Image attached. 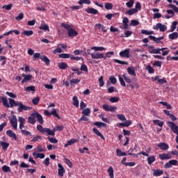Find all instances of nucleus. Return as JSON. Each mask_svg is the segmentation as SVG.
Masks as SVG:
<instances>
[{
    "label": "nucleus",
    "mask_w": 178,
    "mask_h": 178,
    "mask_svg": "<svg viewBox=\"0 0 178 178\" xmlns=\"http://www.w3.org/2000/svg\"><path fill=\"white\" fill-rule=\"evenodd\" d=\"M67 63L65 62H61L58 63V67L59 69H61L62 70H65V69H67Z\"/></svg>",
    "instance_id": "nucleus-34"
},
{
    "label": "nucleus",
    "mask_w": 178,
    "mask_h": 178,
    "mask_svg": "<svg viewBox=\"0 0 178 178\" xmlns=\"http://www.w3.org/2000/svg\"><path fill=\"white\" fill-rule=\"evenodd\" d=\"M153 123L154 124H158L159 127H163V122L159 120H154Z\"/></svg>",
    "instance_id": "nucleus-44"
},
{
    "label": "nucleus",
    "mask_w": 178,
    "mask_h": 178,
    "mask_svg": "<svg viewBox=\"0 0 178 178\" xmlns=\"http://www.w3.org/2000/svg\"><path fill=\"white\" fill-rule=\"evenodd\" d=\"M91 49L95 51H100L102 52V51H106V49L104 47H92Z\"/></svg>",
    "instance_id": "nucleus-36"
},
{
    "label": "nucleus",
    "mask_w": 178,
    "mask_h": 178,
    "mask_svg": "<svg viewBox=\"0 0 178 178\" xmlns=\"http://www.w3.org/2000/svg\"><path fill=\"white\" fill-rule=\"evenodd\" d=\"M94 126H97L98 129H101V127H106V124L102 122H96L93 123Z\"/></svg>",
    "instance_id": "nucleus-31"
},
{
    "label": "nucleus",
    "mask_w": 178,
    "mask_h": 178,
    "mask_svg": "<svg viewBox=\"0 0 178 178\" xmlns=\"http://www.w3.org/2000/svg\"><path fill=\"white\" fill-rule=\"evenodd\" d=\"M59 58L61 59H69L70 56H72V54H60L58 55Z\"/></svg>",
    "instance_id": "nucleus-38"
},
{
    "label": "nucleus",
    "mask_w": 178,
    "mask_h": 178,
    "mask_svg": "<svg viewBox=\"0 0 178 178\" xmlns=\"http://www.w3.org/2000/svg\"><path fill=\"white\" fill-rule=\"evenodd\" d=\"M38 131L41 133L42 134H47V136H51V129L49 128H44L42 125L38 124L36 127Z\"/></svg>",
    "instance_id": "nucleus-2"
},
{
    "label": "nucleus",
    "mask_w": 178,
    "mask_h": 178,
    "mask_svg": "<svg viewBox=\"0 0 178 178\" xmlns=\"http://www.w3.org/2000/svg\"><path fill=\"white\" fill-rule=\"evenodd\" d=\"M1 170L5 173H8V172H10V167H9L8 165H3L1 168Z\"/></svg>",
    "instance_id": "nucleus-49"
},
{
    "label": "nucleus",
    "mask_w": 178,
    "mask_h": 178,
    "mask_svg": "<svg viewBox=\"0 0 178 178\" xmlns=\"http://www.w3.org/2000/svg\"><path fill=\"white\" fill-rule=\"evenodd\" d=\"M90 113H91V110H90L89 108H85L83 111H82V115L83 116H88L90 115Z\"/></svg>",
    "instance_id": "nucleus-45"
},
{
    "label": "nucleus",
    "mask_w": 178,
    "mask_h": 178,
    "mask_svg": "<svg viewBox=\"0 0 178 178\" xmlns=\"http://www.w3.org/2000/svg\"><path fill=\"white\" fill-rule=\"evenodd\" d=\"M149 40H152V41L156 42V44H163V42L161 41V40H163V38H164L163 36L156 38V37L153 36V35H149Z\"/></svg>",
    "instance_id": "nucleus-10"
},
{
    "label": "nucleus",
    "mask_w": 178,
    "mask_h": 178,
    "mask_svg": "<svg viewBox=\"0 0 178 178\" xmlns=\"http://www.w3.org/2000/svg\"><path fill=\"white\" fill-rule=\"evenodd\" d=\"M68 37H77V35H79V33H77V31H76V30L73 29H70L68 32Z\"/></svg>",
    "instance_id": "nucleus-17"
},
{
    "label": "nucleus",
    "mask_w": 178,
    "mask_h": 178,
    "mask_svg": "<svg viewBox=\"0 0 178 178\" xmlns=\"http://www.w3.org/2000/svg\"><path fill=\"white\" fill-rule=\"evenodd\" d=\"M18 106L17 112H19V113H22L23 111H31V107L27 106L22 102L18 103Z\"/></svg>",
    "instance_id": "nucleus-4"
},
{
    "label": "nucleus",
    "mask_w": 178,
    "mask_h": 178,
    "mask_svg": "<svg viewBox=\"0 0 178 178\" xmlns=\"http://www.w3.org/2000/svg\"><path fill=\"white\" fill-rule=\"evenodd\" d=\"M40 30H43L44 31H49V26L48 24H41L39 27Z\"/></svg>",
    "instance_id": "nucleus-37"
},
{
    "label": "nucleus",
    "mask_w": 178,
    "mask_h": 178,
    "mask_svg": "<svg viewBox=\"0 0 178 178\" xmlns=\"http://www.w3.org/2000/svg\"><path fill=\"white\" fill-rule=\"evenodd\" d=\"M117 156H126L127 154L124 152H122V150L117 149H116Z\"/></svg>",
    "instance_id": "nucleus-39"
},
{
    "label": "nucleus",
    "mask_w": 178,
    "mask_h": 178,
    "mask_svg": "<svg viewBox=\"0 0 178 178\" xmlns=\"http://www.w3.org/2000/svg\"><path fill=\"white\" fill-rule=\"evenodd\" d=\"M166 13L170 15H165V19H171V17H173V16H175V12L173 11V10H167Z\"/></svg>",
    "instance_id": "nucleus-26"
},
{
    "label": "nucleus",
    "mask_w": 178,
    "mask_h": 178,
    "mask_svg": "<svg viewBox=\"0 0 178 178\" xmlns=\"http://www.w3.org/2000/svg\"><path fill=\"white\" fill-rule=\"evenodd\" d=\"M109 81H111V84H116V83H118V79H116L115 76H111L109 77Z\"/></svg>",
    "instance_id": "nucleus-50"
},
{
    "label": "nucleus",
    "mask_w": 178,
    "mask_h": 178,
    "mask_svg": "<svg viewBox=\"0 0 178 178\" xmlns=\"http://www.w3.org/2000/svg\"><path fill=\"white\" fill-rule=\"evenodd\" d=\"M159 159H161V161H164L165 159H172V156L170 154L163 153V154H160L159 155Z\"/></svg>",
    "instance_id": "nucleus-15"
},
{
    "label": "nucleus",
    "mask_w": 178,
    "mask_h": 178,
    "mask_svg": "<svg viewBox=\"0 0 178 178\" xmlns=\"http://www.w3.org/2000/svg\"><path fill=\"white\" fill-rule=\"evenodd\" d=\"M29 123L31 124H35L37 120H35V112L31 114V115L28 118Z\"/></svg>",
    "instance_id": "nucleus-13"
},
{
    "label": "nucleus",
    "mask_w": 178,
    "mask_h": 178,
    "mask_svg": "<svg viewBox=\"0 0 178 178\" xmlns=\"http://www.w3.org/2000/svg\"><path fill=\"white\" fill-rule=\"evenodd\" d=\"M176 26H177V22L174 21L172 24V27L170 29L171 33H173L176 30Z\"/></svg>",
    "instance_id": "nucleus-59"
},
{
    "label": "nucleus",
    "mask_w": 178,
    "mask_h": 178,
    "mask_svg": "<svg viewBox=\"0 0 178 178\" xmlns=\"http://www.w3.org/2000/svg\"><path fill=\"white\" fill-rule=\"evenodd\" d=\"M33 156H35V158L40 159H44L45 158V154L44 153H37V152H34L33 153Z\"/></svg>",
    "instance_id": "nucleus-25"
},
{
    "label": "nucleus",
    "mask_w": 178,
    "mask_h": 178,
    "mask_svg": "<svg viewBox=\"0 0 178 178\" xmlns=\"http://www.w3.org/2000/svg\"><path fill=\"white\" fill-rule=\"evenodd\" d=\"M38 140H42V137L41 136L37 135L31 140V142L35 143L38 141Z\"/></svg>",
    "instance_id": "nucleus-61"
},
{
    "label": "nucleus",
    "mask_w": 178,
    "mask_h": 178,
    "mask_svg": "<svg viewBox=\"0 0 178 178\" xmlns=\"http://www.w3.org/2000/svg\"><path fill=\"white\" fill-rule=\"evenodd\" d=\"M73 105L76 106V108H79V97L77 96H74L72 98Z\"/></svg>",
    "instance_id": "nucleus-35"
},
{
    "label": "nucleus",
    "mask_w": 178,
    "mask_h": 178,
    "mask_svg": "<svg viewBox=\"0 0 178 178\" xmlns=\"http://www.w3.org/2000/svg\"><path fill=\"white\" fill-rule=\"evenodd\" d=\"M133 5H134V0H129L126 3L127 8H133Z\"/></svg>",
    "instance_id": "nucleus-57"
},
{
    "label": "nucleus",
    "mask_w": 178,
    "mask_h": 178,
    "mask_svg": "<svg viewBox=\"0 0 178 178\" xmlns=\"http://www.w3.org/2000/svg\"><path fill=\"white\" fill-rule=\"evenodd\" d=\"M0 100L1 101L3 106H5L6 108H9V103L8 102V99L6 97H1Z\"/></svg>",
    "instance_id": "nucleus-27"
},
{
    "label": "nucleus",
    "mask_w": 178,
    "mask_h": 178,
    "mask_svg": "<svg viewBox=\"0 0 178 178\" xmlns=\"http://www.w3.org/2000/svg\"><path fill=\"white\" fill-rule=\"evenodd\" d=\"M40 102V97H37L35 98H33L32 99V103L33 104V105H38V103Z\"/></svg>",
    "instance_id": "nucleus-63"
},
{
    "label": "nucleus",
    "mask_w": 178,
    "mask_h": 178,
    "mask_svg": "<svg viewBox=\"0 0 178 178\" xmlns=\"http://www.w3.org/2000/svg\"><path fill=\"white\" fill-rule=\"evenodd\" d=\"M107 172L108 173H109V176L111 178H115V175H113V168L109 167Z\"/></svg>",
    "instance_id": "nucleus-47"
},
{
    "label": "nucleus",
    "mask_w": 178,
    "mask_h": 178,
    "mask_svg": "<svg viewBox=\"0 0 178 178\" xmlns=\"http://www.w3.org/2000/svg\"><path fill=\"white\" fill-rule=\"evenodd\" d=\"M9 101V108H13V106H19V103H16V101L13 99H8Z\"/></svg>",
    "instance_id": "nucleus-22"
},
{
    "label": "nucleus",
    "mask_w": 178,
    "mask_h": 178,
    "mask_svg": "<svg viewBox=\"0 0 178 178\" xmlns=\"http://www.w3.org/2000/svg\"><path fill=\"white\" fill-rule=\"evenodd\" d=\"M137 12H138V10H137V8H131V9L129 10L128 11H127L126 14L129 15V16H131V15H134V13H137Z\"/></svg>",
    "instance_id": "nucleus-32"
},
{
    "label": "nucleus",
    "mask_w": 178,
    "mask_h": 178,
    "mask_svg": "<svg viewBox=\"0 0 178 178\" xmlns=\"http://www.w3.org/2000/svg\"><path fill=\"white\" fill-rule=\"evenodd\" d=\"M153 29L154 30H159L160 31L163 33V32L166 31V30H168V26H166V25H165V24L158 23L153 27Z\"/></svg>",
    "instance_id": "nucleus-5"
},
{
    "label": "nucleus",
    "mask_w": 178,
    "mask_h": 178,
    "mask_svg": "<svg viewBox=\"0 0 178 178\" xmlns=\"http://www.w3.org/2000/svg\"><path fill=\"white\" fill-rule=\"evenodd\" d=\"M163 175V170H153V175L158 177L159 176H162Z\"/></svg>",
    "instance_id": "nucleus-29"
},
{
    "label": "nucleus",
    "mask_w": 178,
    "mask_h": 178,
    "mask_svg": "<svg viewBox=\"0 0 178 178\" xmlns=\"http://www.w3.org/2000/svg\"><path fill=\"white\" fill-rule=\"evenodd\" d=\"M78 3L79 5H83V3H85L86 5H90V3H91V1H90V0H79Z\"/></svg>",
    "instance_id": "nucleus-48"
},
{
    "label": "nucleus",
    "mask_w": 178,
    "mask_h": 178,
    "mask_svg": "<svg viewBox=\"0 0 178 178\" xmlns=\"http://www.w3.org/2000/svg\"><path fill=\"white\" fill-rule=\"evenodd\" d=\"M44 114L45 116H51L53 115V116H55V118H57V119H60V117H59V115L56 112V109L53 108V110L51 112H49L48 110L44 111Z\"/></svg>",
    "instance_id": "nucleus-6"
},
{
    "label": "nucleus",
    "mask_w": 178,
    "mask_h": 178,
    "mask_svg": "<svg viewBox=\"0 0 178 178\" xmlns=\"http://www.w3.org/2000/svg\"><path fill=\"white\" fill-rule=\"evenodd\" d=\"M102 108L106 112H116V109H118V107L105 104L102 105Z\"/></svg>",
    "instance_id": "nucleus-3"
},
{
    "label": "nucleus",
    "mask_w": 178,
    "mask_h": 178,
    "mask_svg": "<svg viewBox=\"0 0 178 178\" xmlns=\"http://www.w3.org/2000/svg\"><path fill=\"white\" fill-rule=\"evenodd\" d=\"M172 166H177V160H170L169 162L166 163L164 165V168L165 169H169L172 168Z\"/></svg>",
    "instance_id": "nucleus-8"
},
{
    "label": "nucleus",
    "mask_w": 178,
    "mask_h": 178,
    "mask_svg": "<svg viewBox=\"0 0 178 178\" xmlns=\"http://www.w3.org/2000/svg\"><path fill=\"white\" fill-rule=\"evenodd\" d=\"M0 145H1L3 151H6L8 149V148L9 147V143H8L6 142H1L0 143Z\"/></svg>",
    "instance_id": "nucleus-40"
},
{
    "label": "nucleus",
    "mask_w": 178,
    "mask_h": 178,
    "mask_svg": "<svg viewBox=\"0 0 178 178\" xmlns=\"http://www.w3.org/2000/svg\"><path fill=\"white\" fill-rule=\"evenodd\" d=\"M146 70H147L148 73H150V74L155 73V71L154 70V68L149 65L146 66Z\"/></svg>",
    "instance_id": "nucleus-52"
},
{
    "label": "nucleus",
    "mask_w": 178,
    "mask_h": 178,
    "mask_svg": "<svg viewBox=\"0 0 178 178\" xmlns=\"http://www.w3.org/2000/svg\"><path fill=\"white\" fill-rule=\"evenodd\" d=\"M95 27H97L99 30H102L103 33H106L108 31L106 26L102 25V24H96Z\"/></svg>",
    "instance_id": "nucleus-20"
},
{
    "label": "nucleus",
    "mask_w": 178,
    "mask_h": 178,
    "mask_svg": "<svg viewBox=\"0 0 178 178\" xmlns=\"http://www.w3.org/2000/svg\"><path fill=\"white\" fill-rule=\"evenodd\" d=\"M91 51V49H88V55L91 56L92 59H106V58H111V56H113L115 55V52L113 51H108L106 53V55L104 56L102 53L99 52H94V53H90Z\"/></svg>",
    "instance_id": "nucleus-1"
},
{
    "label": "nucleus",
    "mask_w": 178,
    "mask_h": 178,
    "mask_svg": "<svg viewBox=\"0 0 178 178\" xmlns=\"http://www.w3.org/2000/svg\"><path fill=\"white\" fill-rule=\"evenodd\" d=\"M104 7L107 10H111L113 9V4L111 3H105Z\"/></svg>",
    "instance_id": "nucleus-43"
},
{
    "label": "nucleus",
    "mask_w": 178,
    "mask_h": 178,
    "mask_svg": "<svg viewBox=\"0 0 178 178\" xmlns=\"http://www.w3.org/2000/svg\"><path fill=\"white\" fill-rule=\"evenodd\" d=\"M159 104L166 106L167 109H172V106H170V104H168L166 102H159Z\"/></svg>",
    "instance_id": "nucleus-55"
},
{
    "label": "nucleus",
    "mask_w": 178,
    "mask_h": 178,
    "mask_svg": "<svg viewBox=\"0 0 178 178\" xmlns=\"http://www.w3.org/2000/svg\"><path fill=\"white\" fill-rule=\"evenodd\" d=\"M147 161L148 165H152V163L156 161V159L155 158V156H150L147 157Z\"/></svg>",
    "instance_id": "nucleus-28"
},
{
    "label": "nucleus",
    "mask_w": 178,
    "mask_h": 178,
    "mask_svg": "<svg viewBox=\"0 0 178 178\" xmlns=\"http://www.w3.org/2000/svg\"><path fill=\"white\" fill-rule=\"evenodd\" d=\"M168 6L171 8V9H173L175 13H178V7L175 6L174 4H169Z\"/></svg>",
    "instance_id": "nucleus-62"
},
{
    "label": "nucleus",
    "mask_w": 178,
    "mask_h": 178,
    "mask_svg": "<svg viewBox=\"0 0 178 178\" xmlns=\"http://www.w3.org/2000/svg\"><path fill=\"white\" fill-rule=\"evenodd\" d=\"M85 12L90 15H98V10L93 8H88L85 10Z\"/></svg>",
    "instance_id": "nucleus-18"
},
{
    "label": "nucleus",
    "mask_w": 178,
    "mask_h": 178,
    "mask_svg": "<svg viewBox=\"0 0 178 178\" xmlns=\"http://www.w3.org/2000/svg\"><path fill=\"white\" fill-rule=\"evenodd\" d=\"M120 56H121V58H130V48L121 51L120 52Z\"/></svg>",
    "instance_id": "nucleus-9"
},
{
    "label": "nucleus",
    "mask_w": 178,
    "mask_h": 178,
    "mask_svg": "<svg viewBox=\"0 0 178 178\" xmlns=\"http://www.w3.org/2000/svg\"><path fill=\"white\" fill-rule=\"evenodd\" d=\"M25 91H33L35 92V86H31L26 88Z\"/></svg>",
    "instance_id": "nucleus-60"
},
{
    "label": "nucleus",
    "mask_w": 178,
    "mask_h": 178,
    "mask_svg": "<svg viewBox=\"0 0 178 178\" xmlns=\"http://www.w3.org/2000/svg\"><path fill=\"white\" fill-rule=\"evenodd\" d=\"M6 136H8V137H10L11 138H13L15 141H17V136H16V134L12 131V130H7L6 131Z\"/></svg>",
    "instance_id": "nucleus-12"
},
{
    "label": "nucleus",
    "mask_w": 178,
    "mask_h": 178,
    "mask_svg": "<svg viewBox=\"0 0 178 178\" xmlns=\"http://www.w3.org/2000/svg\"><path fill=\"white\" fill-rule=\"evenodd\" d=\"M61 27H64V29H66L67 32L72 29V26L70 24L61 23Z\"/></svg>",
    "instance_id": "nucleus-54"
},
{
    "label": "nucleus",
    "mask_w": 178,
    "mask_h": 178,
    "mask_svg": "<svg viewBox=\"0 0 178 178\" xmlns=\"http://www.w3.org/2000/svg\"><path fill=\"white\" fill-rule=\"evenodd\" d=\"M138 24H140V22L136 19H132L131 21V24H130V26H138Z\"/></svg>",
    "instance_id": "nucleus-64"
},
{
    "label": "nucleus",
    "mask_w": 178,
    "mask_h": 178,
    "mask_svg": "<svg viewBox=\"0 0 178 178\" xmlns=\"http://www.w3.org/2000/svg\"><path fill=\"white\" fill-rule=\"evenodd\" d=\"M157 147L160 148L162 151H166V149H169V145L166 144L165 143H160Z\"/></svg>",
    "instance_id": "nucleus-16"
},
{
    "label": "nucleus",
    "mask_w": 178,
    "mask_h": 178,
    "mask_svg": "<svg viewBox=\"0 0 178 178\" xmlns=\"http://www.w3.org/2000/svg\"><path fill=\"white\" fill-rule=\"evenodd\" d=\"M113 62H115V63H119V65H129V63L127 61H122L118 59H113Z\"/></svg>",
    "instance_id": "nucleus-51"
},
{
    "label": "nucleus",
    "mask_w": 178,
    "mask_h": 178,
    "mask_svg": "<svg viewBox=\"0 0 178 178\" xmlns=\"http://www.w3.org/2000/svg\"><path fill=\"white\" fill-rule=\"evenodd\" d=\"M74 143H77V140L75 138H72V139L68 140L67 142V143L65 144L64 147H65V148H67V147H69V145H73V144H74Z\"/></svg>",
    "instance_id": "nucleus-30"
},
{
    "label": "nucleus",
    "mask_w": 178,
    "mask_h": 178,
    "mask_svg": "<svg viewBox=\"0 0 178 178\" xmlns=\"http://www.w3.org/2000/svg\"><path fill=\"white\" fill-rule=\"evenodd\" d=\"M35 118L37 119V122H38L40 124H42L44 123V118H42V115H41L38 112H35Z\"/></svg>",
    "instance_id": "nucleus-19"
},
{
    "label": "nucleus",
    "mask_w": 178,
    "mask_h": 178,
    "mask_svg": "<svg viewBox=\"0 0 178 178\" xmlns=\"http://www.w3.org/2000/svg\"><path fill=\"white\" fill-rule=\"evenodd\" d=\"M168 38H170V40H177V38H178V33L177 32H174L172 33H170L168 35Z\"/></svg>",
    "instance_id": "nucleus-33"
},
{
    "label": "nucleus",
    "mask_w": 178,
    "mask_h": 178,
    "mask_svg": "<svg viewBox=\"0 0 178 178\" xmlns=\"http://www.w3.org/2000/svg\"><path fill=\"white\" fill-rule=\"evenodd\" d=\"M10 123L14 130H17V118H16V115H12L10 118Z\"/></svg>",
    "instance_id": "nucleus-7"
},
{
    "label": "nucleus",
    "mask_w": 178,
    "mask_h": 178,
    "mask_svg": "<svg viewBox=\"0 0 178 178\" xmlns=\"http://www.w3.org/2000/svg\"><path fill=\"white\" fill-rule=\"evenodd\" d=\"M40 59L41 60H42V62H44V63H46L47 66H49L51 60H49V58H48V57H47L46 56H41Z\"/></svg>",
    "instance_id": "nucleus-23"
},
{
    "label": "nucleus",
    "mask_w": 178,
    "mask_h": 178,
    "mask_svg": "<svg viewBox=\"0 0 178 178\" xmlns=\"http://www.w3.org/2000/svg\"><path fill=\"white\" fill-rule=\"evenodd\" d=\"M58 176H60V177H63L65 175V172H66V170H65V168H63V165H62V164L58 163Z\"/></svg>",
    "instance_id": "nucleus-11"
},
{
    "label": "nucleus",
    "mask_w": 178,
    "mask_h": 178,
    "mask_svg": "<svg viewBox=\"0 0 178 178\" xmlns=\"http://www.w3.org/2000/svg\"><path fill=\"white\" fill-rule=\"evenodd\" d=\"M13 6V4L10 3L8 5L3 6L2 7V9H6V10H10V9H12Z\"/></svg>",
    "instance_id": "nucleus-58"
},
{
    "label": "nucleus",
    "mask_w": 178,
    "mask_h": 178,
    "mask_svg": "<svg viewBox=\"0 0 178 178\" xmlns=\"http://www.w3.org/2000/svg\"><path fill=\"white\" fill-rule=\"evenodd\" d=\"M149 54H161V51H159V48L153 49L152 50H148Z\"/></svg>",
    "instance_id": "nucleus-56"
},
{
    "label": "nucleus",
    "mask_w": 178,
    "mask_h": 178,
    "mask_svg": "<svg viewBox=\"0 0 178 178\" xmlns=\"http://www.w3.org/2000/svg\"><path fill=\"white\" fill-rule=\"evenodd\" d=\"M22 34L26 35V37H30L34 34V32L33 31H24Z\"/></svg>",
    "instance_id": "nucleus-41"
},
{
    "label": "nucleus",
    "mask_w": 178,
    "mask_h": 178,
    "mask_svg": "<svg viewBox=\"0 0 178 178\" xmlns=\"http://www.w3.org/2000/svg\"><path fill=\"white\" fill-rule=\"evenodd\" d=\"M122 77L124 79V81H126V83H128L129 84H130V83H131V79H130V76H127V74H124L122 75Z\"/></svg>",
    "instance_id": "nucleus-42"
},
{
    "label": "nucleus",
    "mask_w": 178,
    "mask_h": 178,
    "mask_svg": "<svg viewBox=\"0 0 178 178\" xmlns=\"http://www.w3.org/2000/svg\"><path fill=\"white\" fill-rule=\"evenodd\" d=\"M120 99V98H119L118 97H114L110 98L109 101H110V102H112L113 104H115L116 102H119Z\"/></svg>",
    "instance_id": "nucleus-53"
},
{
    "label": "nucleus",
    "mask_w": 178,
    "mask_h": 178,
    "mask_svg": "<svg viewBox=\"0 0 178 178\" xmlns=\"http://www.w3.org/2000/svg\"><path fill=\"white\" fill-rule=\"evenodd\" d=\"M92 131L93 133H95V134H96V136H98V137H100V138H102V140H105V137L104 136V135H102V134H101L98 129L93 128Z\"/></svg>",
    "instance_id": "nucleus-21"
},
{
    "label": "nucleus",
    "mask_w": 178,
    "mask_h": 178,
    "mask_svg": "<svg viewBox=\"0 0 178 178\" xmlns=\"http://www.w3.org/2000/svg\"><path fill=\"white\" fill-rule=\"evenodd\" d=\"M118 79L121 86L122 87H126V82H124V79H123V77H122L120 75H118Z\"/></svg>",
    "instance_id": "nucleus-46"
},
{
    "label": "nucleus",
    "mask_w": 178,
    "mask_h": 178,
    "mask_svg": "<svg viewBox=\"0 0 178 178\" xmlns=\"http://www.w3.org/2000/svg\"><path fill=\"white\" fill-rule=\"evenodd\" d=\"M22 76L24 77L23 80L22 81V84H24V83H27V81H30L31 79H33V75H27L26 74H22Z\"/></svg>",
    "instance_id": "nucleus-14"
},
{
    "label": "nucleus",
    "mask_w": 178,
    "mask_h": 178,
    "mask_svg": "<svg viewBox=\"0 0 178 178\" xmlns=\"http://www.w3.org/2000/svg\"><path fill=\"white\" fill-rule=\"evenodd\" d=\"M127 72L130 76H136V70L134 69V67H129L127 68Z\"/></svg>",
    "instance_id": "nucleus-24"
}]
</instances>
